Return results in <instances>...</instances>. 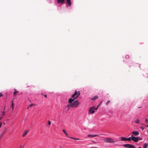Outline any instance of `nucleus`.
<instances>
[{"instance_id":"obj_39","label":"nucleus","mask_w":148,"mask_h":148,"mask_svg":"<svg viewBox=\"0 0 148 148\" xmlns=\"http://www.w3.org/2000/svg\"><path fill=\"white\" fill-rule=\"evenodd\" d=\"M140 108V107H138V108Z\"/></svg>"},{"instance_id":"obj_17","label":"nucleus","mask_w":148,"mask_h":148,"mask_svg":"<svg viewBox=\"0 0 148 148\" xmlns=\"http://www.w3.org/2000/svg\"><path fill=\"white\" fill-rule=\"evenodd\" d=\"M2 117L3 116H2L1 117H0V120L2 119ZM2 124V123L0 121V128H1V127Z\"/></svg>"},{"instance_id":"obj_21","label":"nucleus","mask_w":148,"mask_h":148,"mask_svg":"<svg viewBox=\"0 0 148 148\" xmlns=\"http://www.w3.org/2000/svg\"><path fill=\"white\" fill-rule=\"evenodd\" d=\"M110 100H108L106 103V105H108L110 103Z\"/></svg>"},{"instance_id":"obj_20","label":"nucleus","mask_w":148,"mask_h":148,"mask_svg":"<svg viewBox=\"0 0 148 148\" xmlns=\"http://www.w3.org/2000/svg\"><path fill=\"white\" fill-rule=\"evenodd\" d=\"M12 110H13L14 109V104L13 103V101H12Z\"/></svg>"},{"instance_id":"obj_6","label":"nucleus","mask_w":148,"mask_h":148,"mask_svg":"<svg viewBox=\"0 0 148 148\" xmlns=\"http://www.w3.org/2000/svg\"><path fill=\"white\" fill-rule=\"evenodd\" d=\"M124 147L126 148H135V147L133 145L130 144H126L123 145Z\"/></svg>"},{"instance_id":"obj_37","label":"nucleus","mask_w":148,"mask_h":148,"mask_svg":"<svg viewBox=\"0 0 148 148\" xmlns=\"http://www.w3.org/2000/svg\"><path fill=\"white\" fill-rule=\"evenodd\" d=\"M146 126L147 127H148V125H146Z\"/></svg>"},{"instance_id":"obj_36","label":"nucleus","mask_w":148,"mask_h":148,"mask_svg":"<svg viewBox=\"0 0 148 148\" xmlns=\"http://www.w3.org/2000/svg\"><path fill=\"white\" fill-rule=\"evenodd\" d=\"M29 106H28L27 108V109H28L29 108Z\"/></svg>"},{"instance_id":"obj_8","label":"nucleus","mask_w":148,"mask_h":148,"mask_svg":"<svg viewBox=\"0 0 148 148\" xmlns=\"http://www.w3.org/2000/svg\"><path fill=\"white\" fill-rule=\"evenodd\" d=\"M132 134L134 135L135 136H137L138 135L139 133L137 131H133L132 133Z\"/></svg>"},{"instance_id":"obj_16","label":"nucleus","mask_w":148,"mask_h":148,"mask_svg":"<svg viewBox=\"0 0 148 148\" xmlns=\"http://www.w3.org/2000/svg\"><path fill=\"white\" fill-rule=\"evenodd\" d=\"M139 120L138 119H137L136 120L134 121V123H136L138 124L139 123Z\"/></svg>"},{"instance_id":"obj_2","label":"nucleus","mask_w":148,"mask_h":148,"mask_svg":"<svg viewBox=\"0 0 148 148\" xmlns=\"http://www.w3.org/2000/svg\"><path fill=\"white\" fill-rule=\"evenodd\" d=\"M72 102H73L71 103H69V104L67 105V107L68 108V110H69V108L70 107L76 108L79 105V102L78 100H76L74 101L73 103Z\"/></svg>"},{"instance_id":"obj_24","label":"nucleus","mask_w":148,"mask_h":148,"mask_svg":"<svg viewBox=\"0 0 148 148\" xmlns=\"http://www.w3.org/2000/svg\"><path fill=\"white\" fill-rule=\"evenodd\" d=\"M98 136V135H96V134L93 135V137L97 136Z\"/></svg>"},{"instance_id":"obj_15","label":"nucleus","mask_w":148,"mask_h":148,"mask_svg":"<svg viewBox=\"0 0 148 148\" xmlns=\"http://www.w3.org/2000/svg\"><path fill=\"white\" fill-rule=\"evenodd\" d=\"M98 96H97V95L95 96L93 98H92V99L93 100H95L96 99L98 98Z\"/></svg>"},{"instance_id":"obj_25","label":"nucleus","mask_w":148,"mask_h":148,"mask_svg":"<svg viewBox=\"0 0 148 148\" xmlns=\"http://www.w3.org/2000/svg\"><path fill=\"white\" fill-rule=\"evenodd\" d=\"M34 105V104H30L29 106V107H32Z\"/></svg>"},{"instance_id":"obj_9","label":"nucleus","mask_w":148,"mask_h":148,"mask_svg":"<svg viewBox=\"0 0 148 148\" xmlns=\"http://www.w3.org/2000/svg\"><path fill=\"white\" fill-rule=\"evenodd\" d=\"M67 4L69 6H70L71 4V0H66Z\"/></svg>"},{"instance_id":"obj_1","label":"nucleus","mask_w":148,"mask_h":148,"mask_svg":"<svg viewBox=\"0 0 148 148\" xmlns=\"http://www.w3.org/2000/svg\"><path fill=\"white\" fill-rule=\"evenodd\" d=\"M80 94V92L79 91H77L76 90L73 94L71 97L73 99L70 98L68 100V103H71L73 102L75 100L77 99Z\"/></svg>"},{"instance_id":"obj_35","label":"nucleus","mask_w":148,"mask_h":148,"mask_svg":"<svg viewBox=\"0 0 148 148\" xmlns=\"http://www.w3.org/2000/svg\"><path fill=\"white\" fill-rule=\"evenodd\" d=\"M98 106L99 105H98ZM98 106H97L96 108H95V109L96 110H97V109H98Z\"/></svg>"},{"instance_id":"obj_18","label":"nucleus","mask_w":148,"mask_h":148,"mask_svg":"<svg viewBox=\"0 0 148 148\" xmlns=\"http://www.w3.org/2000/svg\"><path fill=\"white\" fill-rule=\"evenodd\" d=\"M132 140V138L131 137H130L128 138H126V141L128 140L129 141H130Z\"/></svg>"},{"instance_id":"obj_5","label":"nucleus","mask_w":148,"mask_h":148,"mask_svg":"<svg viewBox=\"0 0 148 148\" xmlns=\"http://www.w3.org/2000/svg\"><path fill=\"white\" fill-rule=\"evenodd\" d=\"M131 137L132 140L135 142H137L138 141L139 138L138 137H135L133 136V135H131Z\"/></svg>"},{"instance_id":"obj_34","label":"nucleus","mask_w":148,"mask_h":148,"mask_svg":"<svg viewBox=\"0 0 148 148\" xmlns=\"http://www.w3.org/2000/svg\"><path fill=\"white\" fill-rule=\"evenodd\" d=\"M141 128L142 129V130H143L144 128L143 127H141Z\"/></svg>"},{"instance_id":"obj_26","label":"nucleus","mask_w":148,"mask_h":148,"mask_svg":"<svg viewBox=\"0 0 148 148\" xmlns=\"http://www.w3.org/2000/svg\"><path fill=\"white\" fill-rule=\"evenodd\" d=\"M48 123L49 125H50L51 124V123L50 121H49L48 122Z\"/></svg>"},{"instance_id":"obj_32","label":"nucleus","mask_w":148,"mask_h":148,"mask_svg":"<svg viewBox=\"0 0 148 148\" xmlns=\"http://www.w3.org/2000/svg\"><path fill=\"white\" fill-rule=\"evenodd\" d=\"M90 148H97V147H91Z\"/></svg>"},{"instance_id":"obj_13","label":"nucleus","mask_w":148,"mask_h":148,"mask_svg":"<svg viewBox=\"0 0 148 148\" xmlns=\"http://www.w3.org/2000/svg\"><path fill=\"white\" fill-rule=\"evenodd\" d=\"M148 146V143H146L144 144L143 145V148H147Z\"/></svg>"},{"instance_id":"obj_38","label":"nucleus","mask_w":148,"mask_h":148,"mask_svg":"<svg viewBox=\"0 0 148 148\" xmlns=\"http://www.w3.org/2000/svg\"><path fill=\"white\" fill-rule=\"evenodd\" d=\"M138 148H141V147H139Z\"/></svg>"},{"instance_id":"obj_11","label":"nucleus","mask_w":148,"mask_h":148,"mask_svg":"<svg viewBox=\"0 0 148 148\" xmlns=\"http://www.w3.org/2000/svg\"><path fill=\"white\" fill-rule=\"evenodd\" d=\"M64 1L65 0H57V3L63 4L64 3Z\"/></svg>"},{"instance_id":"obj_22","label":"nucleus","mask_w":148,"mask_h":148,"mask_svg":"<svg viewBox=\"0 0 148 148\" xmlns=\"http://www.w3.org/2000/svg\"><path fill=\"white\" fill-rule=\"evenodd\" d=\"M88 136L90 137H93V135H91V134H89V135H88Z\"/></svg>"},{"instance_id":"obj_28","label":"nucleus","mask_w":148,"mask_h":148,"mask_svg":"<svg viewBox=\"0 0 148 148\" xmlns=\"http://www.w3.org/2000/svg\"><path fill=\"white\" fill-rule=\"evenodd\" d=\"M3 96V94H2V93H0V97H2Z\"/></svg>"},{"instance_id":"obj_19","label":"nucleus","mask_w":148,"mask_h":148,"mask_svg":"<svg viewBox=\"0 0 148 148\" xmlns=\"http://www.w3.org/2000/svg\"><path fill=\"white\" fill-rule=\"evenodd\" d=\"M14 92H13V94L14 95H15L18 92V91H16V90H14Z\"/></svg>"},{"instance_id":"obj_30","label":"nucleus","mask_w":148,"mask_h":148,"mask_svg":"<svg viewBox=\"0 0 148 148\" xmlns=\"http://www.w3.org/2000/svg\"><path fill=\"white\" fill-rule=\"evenodd\" d=\"M2 135H3V134H2L1 135H0V140L1 138L2 137Z\"/></svg>"},{"instance_id":"obj_23","label":"nucleus","mask_w":148,"mask_h":148,"mask_svg":"<svg viewBox=\"0 0 148 148\" xmlns=\"http://www.w3.org/2000/svg\"><path fill=\"white\" fill-rule=\"evenodd\" d=\"M125 58L127 59H128L129 58V56L128 55H127L126 56Z\"/></svg>"},{"instance_id":"obj_10","label":"nucleus","mask_w":148,"mask_h":148,"mask_svg":"<svg viewBox=\"0 0 148 148\" xmlns=\"http://www.w3.org/2000/svg\"><path fill=\"white\" fill-rule=\"evenodd\" d=\"M29 130H26L24 132L22 135V136L24 137L27 134Z\"/></svg>"},{"instance_id":"obj_33","label":"nucleus","mask_w":148,"mask_h":148,"mask_svg":"<svg viewBox=\"0 0 148 148\" xmlns=\"http://www.w3.org/2000/svg\"><path fill=\"white\" fill-rule=\"evenodd\" d=\"M44 96L45 97V98H47V95H44Z\"/></svg>"},{"instance_id":"obj_29","label":"nucleus","mask_w":148,"mask_h":148,"mask_svg":"<svg viewBox=\"0 0 148 148\" xmlns=\"http://www.w3.org/2000/svg\"><path fill=\"white\" fill-rule=\"evenodd\" d=\"M5 113V112H3V114H2V116H3L4 115Z\"/></svg>"},{"instance_id":"obj_4","label":"nucleus","mask_w":148,"mask_h":148,"mask_svg":"<svg viewBox=\"0 0 148 148\" xmlns=\"http://www.w3.org/2000/svg\"><path fill=\"white\" fill-rule=\"evenodd\" d=\"M62 131L66 135V136H67L68 137H69V138H70L71 139H73L75 140H79V139L78 138H73V137H71L69 136V135H68L67 133L66 132L65 130H62Z\"/></svg>"},{"instance_id":"obj_27","label":"nucleus","mask_w":148,"mask_h":148,"mask_svg":"<svg viewBox=\"0 0 148 148\" xmlns=\"http://www.w3.org/2000/svg\"><path fill=\"white\" fill-rule=\"evenodd\" d=\"M145 122H148V120L147 119H145Z\"/></svg>"},{"instance_id":"obj_7","label":"nucleus","mask_w":148,"mask_h":148,"mask_svg":"<svg viewBox=\"0 0 148 148\" xmlns=\"http://www.w3.org/2000/svg\"><path fill=\"white\" fill-rule=\"evenodd\" d=\"M95 110V107L94 106L92 107L89 110V112L91 114L94 113L95 112L94 111Z\"/></svg>"},{"instance_id":"obj_14","label":"nucleus","mask_w":148,"mask_h":148,"mask_svg":"<svg viewBox=\"0 0 148 148\" xmlns=\"http://www.w3.org/2000/svg\"><path fill=\"white\" fill-rule=\"evenodd\" d=\"M25 146V145L24 144H20L19 146V148H24Z\"/></svg>"},{"instance_id":"obj_12","label":"nucleus","mask_w":148,"mask_h":148,"mask_svg":"<svg viewBox=\"0 0 148 148\" xmlns=\"http://www.w3.org/2000/svg\"><path fill=\"white\" fill-rule=\"evenodd\" d=\"M121 140L123 141H126V138L124 137H121Z\"/></svg>"},{"instance_id":"obj_3","label":"nucleus","mask_w":148,"mask_h":148,"mask_svg":"<svg viewBox=\"0 0 148 148\" xmlns=\"http://www.w3.org/2000/svg\"><path fill=\"white\" fill-rule=\"evenodd\" d=\"M103 141L106 143H114L116 142L115 139L109 137L104 138Z\"/></svg>"},{"instance_id":"obj_31","label":"nucleus","mask_w":148,"mask_h":148,"mask_svg":"<svg viewBox=\"0 0 148 148\" xmlns=\"http://www.w3.org/2000/svg\"><path fill=\"white\" fill-rule=\"evenodd\" d=\"M92 142L93 143L95 144L97 143L96 142H95L94 141H92Z\"/></svg>"},{"instance_id":"obj_40","label":"nucleus","mask_w":148,"mask_h":148,"mask_svg":"<svg viewBox=\"0 0 148 148\" xmlns=\"http://www.w3.org/2000/svg\"><path fill=\"white\" fill-rule=\"evenodd\" d=\"M60 148H61V147H60Z\"/></svg>"}]
</instances>
